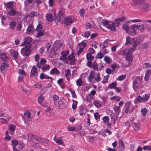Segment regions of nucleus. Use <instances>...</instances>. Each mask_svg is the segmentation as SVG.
<instances>
[{"instance_id":"4c0bfd02","label":"nucleus","mask_w":151,"mask_h":151,"mask_svg":"<svg viewBox=\"0 0 151 151\" xmlns=\"http://www.w3.org/2000/svg\"><path fill=\"white\" fill-rule=\"evenodd\" d=\"M50 68V66L48 65H45L42 66V69L44 71H46L49 70Z\"/></svg>"},{"instance_id":"4468645a","label":"nucleus","mask_w":151,"mask_h":151,"mask_svg":"<svg viewBox=\"0 0 151 151\" xmlns=\"http://www.w3.org/2000/svg\"><path fill=\"white\" fill-rule=\"evenodd\" d=\"M64 14V10L62 9H60L58 12V16L56 17L55 19L58 21L60 20L61 16H63Z\"/></svg>"},{"instance_id":"3c124183","label":"nucleus","mask_w":151,"mask_h":151,"mask_svg":"<svg viewBox=\"0 0 151 151\" xmlns=\"http://www.w3.org/2000/svg\"><path fill=\"white\" fill-rule=\"evenodd\" d=\"M111 68L113 70H114L115 71V69L116 68H119V65L116 63H113L110 65Z\"/></svg>"},{"instance_id":"b1692460","label":"nucleus","mask_w":151,"mask_h":151,"mask_svg":"<svg viewBox=\"0 0 151 151\" xmlns=\"http://www.w3.org/2000/svg\"><path fill=\"white\" fill-rule=\"evenodd\" d=\"M16 127V126L14 125L11 124L10 125L9 127V129L11 131V132L10 133V134H11L13 135L14 134Z\"/></svg>"},{"instance_id":"a211bd4d","label":"nucleus","mask_w":151,"mask_h":151,"mask_svg":"<svg viewBox=\"0 0 151 151\" xmlns=\"http://www.w3.org/2000/svg\"><path fill=\"white\" fill-rule=\"evenodd\" d=\"M46 20L49 22H52L53 20V16L51 14L49 13L45 14Z\"/></svg>"},{"instance_id":"338daca9","label":"nucleus","mask_w":151,"mask_h":151,"mask_svg":"<svg viewBox=\"0 0 151 151\" xmlns=\"http://www.w3.org/2000/svg\"><path fill=\"white\" fill-rule=\"evenodd\" d=\"M123 29L126 31V32L128 33L129 29V27L127 25L124 24L123 25Z\"/></svg>"},{"instance_id":"20e7f679","label":"nucleus","mask_w":151,"mask_h":151,"mask_svg":"<svg viewBox=\"0 0 151 151\" xmlns=\"http://www.w3.org/2000/svg\"><path fill=\"white\" fill-rule=\"evenodd\" d=\"M25 136L27 137H30V140L29 141H38L39 142L46 144H47L48 142V140L39 137L36 135H32L31 134H29V135H26Z\"/></svg>"},{"instance_id":"dca6fc26","label":"nucleus","mask_w":151,"mask_h":151,"mask_svg":"<svg viewBox=\"0 0 151 151\" xmlns=\"http://www.w3.org/2000/svg\"><path fill=\"white\" fill-rule=\"evenodd\" d=\"M34 31L33 25L31 24H29L27 29V33L31 35L33 34Z\"/></svg>"},{"instance_id":"ddd939ff","label":"nucleus","mask_w":151,"mask_h":151,"mask_svg":"<svg viewBox=\"0 0 151 151\" xmlns=\"http://www.w3.org/2000/svg\"><path fill=\"white\" fill-rule=\"evenodd\" d=\"M9 52L11 56L13 57V59L16 60L18 56L17 51L13 50H9Z\"/></svg>"},{"instance_id":"f3484780","label":"nucleus","mask_w":151,"mask_h":151,"mask_svg":"<svg viewBox=\"0 0 151 151\" xmlns=\"http://www.w3.org/2000/svg\"><path fill=\"white\" fill-rule=\"evenodd\" d=\"M50 73L53 75L58 76L60 74V72L59 70L56 68H54L50 70Z\"/></svg>"},{"instance_id":"e2e57ef3","label":"nucleus","mask_w":151,"mask_h":151,"mask_svg":"<svg viewBox=\"0 0 151 151\" xmlns=\"http://www.w3.org/2000/svg\"><path fill=\"white\" fill-rule=\"evenodd\" d=\"M104 55L103 53L99 52L98 53L96 57L97 58L101 59L104 57Z\"/></svg>"},{"instance_id":"cd10ccee","label":"nucleus","mask_w":151,"mask_h":151,"mask_svg":"<svg viewBox=\"0 0 151 151\" xmlns=\"http://www.w3.org/2000/svg\"><path fill=\"white\" fill-rule=\"evenodd\" d=\"M134 103L137 104L140 102H144L142 98L140 96H138L134 101Z\"/></svg>"},{"instance_id":"e433bc0d","label":"nucleus","mask_w":151,"mask_h":151,"mask_svg":"<svg viewBox=\"0 0 151 151\" xmlns=\"http://www.w3.org/2000/svg\"><path fill=\"white\" fill-rule=\"evenodd\" d=\"M17 13V11L14 9H12L8 11V14L10 16H14Z\"/></svg>"},{"instance_id":"f8f14e48","label":"nucleus","mask_w":151,"mask_h":151,"mask_svg":"<svg viewBox=\"0 0 151 151\" xmlns=\"http://www.w3.org/2000/svg\"><path fill=\"white\" fill-rule=\"evenodd\" d=\"M38 75V71L37 68L35 66H33L30 72V76L31 77L34 76H37Z\"/></svg>"},{"instance_id":"c85d7f7f","label":"nucleus","mask_w":151,"mask_h":151,"mask_svg":"<svg viewBox=\"0 0 151 151\" xmlns=\"http://www.w3.org/2000/svg\"><path fill=\"white\" fill-rule=\"evenodd\" d=\"M144 0H133L131 2V4L134 5H137L138 4H142Z\"/></svg>"},{"instance_id":"052dcab7","label":"nucleus","mask_w":151,"mask_h":151,"mask_svg":"<svg viewBox=\"0 0 151 151\" xmlns=\"http://www.w3.org/2000/svg\"><path fill=\"white\" fill-rule=\"evenodd\" d=\"M79 13L81 17H83L84 16L85 10L83 9H82L79 10Z\"/></svg>"},{"instance_id":"7ed1b4c3","label":"nucleus","mask_w":151,"mask_h":151,"mask_svg":"<svg viewBox=\"0 0 151 151\" xmlns=\"http://www.w3.org/2000/svg\"><path fill=\"white\" fill-rule=\"evenodd\" d=\"M142 79L141 77H136L134 78L133 81V88L135 90L143 86L142 83Z\"/></svg>"},{"instance_id":"c756f323","label":"nucleus","mask_w":151,"mask_h":151,"mask_svg":"<svg viewBox=\"0 0 151 151\" xmlns=\"http://www.w3.org/2000/svg\"><path fill=\"white\" fill-rule=\"evenodd\" d=\"M8 68V65L6 63H4L1 64L0 66V70L1 71H3L7 69Z\"/></svg>"},{"instance_id":"5701e85b","label":"nucleus","mask_w":151,"mask_h":151,"mask_svg":"<svg viewBox=\"0 0 151 151\" xmlns=\"http://www.w3.org/2000/svg\"><path fill=\"white\" fill-rule=\"evenodd\" d=\"M76 84L77 86L80 87L83 86V79L80 78L76 81Z\"/></svg>"},{"instance_id":"f257e3e1","label":"nucleus","mask_w":151,"mask_h":151,"mask_svg":"<svg viewBox=\"0 0 151 151\" xmlns=\"http://www.w3.org/2000/svg\"><path fill=\"white\" fill-rule=\"evenodd\" d=\"M137 46V44L134 43L131 49L123 50V53L125 52L126 54V60L124 65L125 67L129 66L132 63V53L135 49Z\"/></svg>"},{"instance_id":"6ab92c4d","label":"nucleus","mask_w":151,"mask_h":151,"mask_svg":"<svg viewBox=\"0 0 151 151\" xmlns=\"http://www.w3.org/2000/svg\"><path fill=\"white\" fill-rule=\"evenodd\" d=\"M40 79L42 80L43 79H50L51 81H52L53 80V79L51 77L45 74H44L43 73H42L40 74Z\"/></svg>"},{"instance_id":"39448f33","label":"nucleus","mask_w":151,"mask_h":151,"mask_svg":"<svg viewBox=\"0 0 151 151\" xmlns=\"http://www.w3.org/2000/svg\"><path fill=\"white\" fill-rule=\"evenodd\" d=\"M122 18L117 19L114 22H112L111 24H109L107 28L113 31H116V27L119 26L120 24V22H122Z\"/></svg>"},{"instance_id":"680f3d73","label":"nucleus","mask_w":151,"mask_h":151,"mask_svg":"<svg viewBox=\"0 0 151 151\" xmlns=\"http://www.w3.org/2000/svg\"><path fill=\"white\" fill-rule=\"evenodd\" d=\"M73 104L72 105V108L73 109H76L78 102L76 101L73 100Z\"/></svg>"},{"instance_id":"f704fd0d","label":"nucleus","mask_w":151,"mask_h":151,"mask_svg":"<svg viewBox=\"0 0 151 151\" xmlns=\"http://www.w3.org/2000/svg\"><path fill=\"white\" fill-rule=\"evenodd\" d=\"M39 13L36 11H33L31 12L29 14L30 17L32 18L35 16H38Z\"/></svg>"},{"instance_id":"69168bd1","label":"nucleus","mask_w":151,"mask_h":151,"mask_svg":"<svg viewBox=\"0 0 151 151\" xmlns=\"http://www.w3.org/2000/svg\"><path fill=\"white\" fill-rule=\"evenodd\" d=\"M131 41V38L130 37L127 36L126 38V42L125 44L127 45L130 44V42Z\"/></svg>"},{"instance_id":"393cba45","label":"nucleus","mask_w":151,"mask_h":151,"mask_svg":"<svg viewBox=\"0 0 151 151\" xmlns=\"http://www.w3.org/2000/svg\"><path fill=\"white\" fill-rule=\"evenodd\" d=\"M1 60L3 61H6L8 60V57L6 53L4 52L2 53L0 55Z\"/></svg>"},{"instance_id":"6e6d98bb","label":"nucleus","mask_w":151,"mask_h":151,"mask_svg":"<svg viewBox=\"0 0 151 151\" xmlns=\"http://www.w3.org/2000/svg\"><path fill=\"white\" fill-rule=\"evenodd\" d=\"M12 145L13 146H16L18 145V142L16 139H14L12 140Z\"/></svg>"},{"instance_id":"a18cd8bd","label":"nucleus","mask_w":151,"mask_h":151,"mask_svg":"<svg viewBox=\"0 0 151 151\" xmlns=\"http://www.w3.org/2000/svg\"><path fill=\"white\" fill-rule=\"evenodd\" d=\"M16 25V23L15 22H12L9 24V27L12 30H14L15 26Z\"/></svg>"},{"instance_id":"4d7b16f0","label":"nucleus","mask_w":151,"mask_h":151,"mask_svg":"<svg viewBox=\"0 0 151 151\" xmlns=\"http://www.w3.org/2000/svg\"><path fill=\"white\" fill-rule=\"evenodd\" d=\"M44 96H43L41 95L38 98V103L40 104L42 103L44 100Z\"/></svg>"},{"instance_id":"37998d69","label":"nucleus","mask_w":151,"mask_h":151,"mask_svg":"<svg viewBox=\"0 0 151 151\" xmlns=\"http://www.w3.org/2000/svg\"><path fill=\"white\" fill-rule=\"evenodd\" d=\"M58 41H56L55 44V46L57 49H59L63 45V44L62 43H58Z\"/></svg>"},{"instance_id":"09e8293b","label":"nucleus","mask_w":151,"mask_h":151,"mask_svg":"<svg viewBox=\"0 0 151 151\" xmlns=\"http://www.w3.org/2000/svg\"><path fill=\"white\" fill-rule=\"evenodd\" d=\"M13 2H8L6 4V7L7 9H11L13 8Z\"/></svg>"},{"instance_id":"4be33fe9","label":"nucleus","mask_w":151,"mask_h":151,"mask_svg":"<svg viewBox=\"0 0 151 151\" xmlns=\"http://www.w3.org/2000/svg\"><path fill=\"white\" fill-rule=\"evenodd\" d=\"M73 19L70 17H68L65 19V23L67 25H70L73 23Z\"/></svg>"},{"instance_id":"9b49d317","label":"nucleus","mask_w":151,"mask_h":151,"mask_svg":"<svg viewBox=\"0 0 151 151\" xmlns=\"http://www.w3.org/2000/svg\"><path fill=\"white\" fill-rule=\"evenodd\" d=\"M18 73L19 74L18 80L19 82H20L22 80L23 77L26 76V73L24 70L22 69H19L18 71Z\"/></svg>"},{"instance_id":"79ce46f5","label":"nucleus","mask_w":151,"mask_h":151,"mask_svg":"<svg viewBox=\"0 0 151 151\" xmlns=\"http://www.w3.org/2000/svg\"><path fill=\"white\" fill-rule=\"evenodd\" d=\"M138 30L141 32H143L145 31L144 26L143 24H141L138 26Z\"/></svg>"},{"instance_id":"9d476101","label":"nucleus","mask_w":151,"mask_h":151,"mask_svg":"<svg viewBox=\"0 0 151 151\" xmlns=\"http://www.w3.org/2000/svg\"><path fill=\"white\" fill-rule=\"evenodd\" d=\"M150 6L146 4H143L139 6V8L142 11L147 12L149 10V8Z\"/></svg>"},{"instance_id":"13d9d810","label":"nucleus","mask_w":151,"mask_h":151,"mask_svg":"<svg viewBox=\"0 0 151 151\" xmlns=\"http://www.w3.org/2000/svg\"><path fill=\"white\" fill-rule=\"evenodd\" d=\"M121 99V98L118 96H115L111 97V100H115L116 101H119Z\"/></svg>"},{"instance_id":"bb28decb","label":"nucleus","mask_w":151,"mask_h":151,"mask_svg":"<svg viewBox=\"0 0 151 151\" xmlns=\"http://www.w3.org/2000/svg\"><path fill=\"white\" fill-rule=\"evenodd\" d=\"M32 41V38L29 37H26L24 40V42L25 45H30L31 46V45L30 43Z\"/></svg>"},{"instance_id":"c9c22d12","label":"nucleus","mask_w":151,"mask_h":151,"mask_svg":"<svg viewBox=\"0 0 151 151\" xmlns=\"http://www.w3.org/2000/svg\"><path fill=\"white\" fill-rule=\"evenodd\" d=\"M117 83L116 82H113L108 86L109 88L114 89L117 86Z\"/></svg>"},{"instance_id":"5fc2aeb1","label":"nucleus","mask_w":151,"mask_h":151,"mask_svg":"<svg viewBox=\"0 0 151 151\" xmlns=\"http://www.w3.org/2000/svg\"><path fill=\"white\" fill-rule=\"evenodd\" d=\"M114 109L116 114H119L120 111V108L117 106H115L114 108Z\"/></svg>"},{"instance_id":"c03bdc74","label":"nucleus","mask_w":151,"mask_h":151,"mask_svg":"<svg viewBox=\"0 0 151 151\" xmlns=\"http://www.w3.org/2000/svg\"><path fill=\"white\" fill-rule=\"evenodd\" d=\"M109 77V76L108 75L106 76H104L103 80L101 82L102 83L104 84L107 83Z\"/></svg>"},{"instance_id":"aec40b11","label":"nucleus","mask_w":151,"mask_h":151,"mask_svg":"<svg viewBox=\"0 0 151 151\" xmlns=\"http://www.w3.org/2000/svg\"><path fill=\"white\" fill-rule=\"evenodd\" d=\"M94 105L97 108H100L102 105V102L99 100H95L93 102Z\"/></svg>"},{"instance_id":"7c9ffc66","label":"nucleus","mask_w":151,"mask_h":151,"mask_svg":"<svg viewBox=\"0 0 151 151\" xmlns=\"http://www.w3.org/2000/svg\"><path fill=\"white\" fill-rule=\"evenodd\" d=\"M104 60L106 63L108 64H110L112 62V59L109 57L108 56H106L104 57Z\"/></svg>"},{"instance_id":"864d4df0","label":"nucleus","mask_w":151,"mask_h":151,"mask_svg":"<svg viewBox=\"0 0 151 151\" xmlns=\"http://www.w3.org/2000/svg\"><path fill=\"white\" fill-rule=\"evenodd\" d=\"M151 66V65L149 63H146L143 64V69H146L150 68Z\"/></svg>"},{"instance_id":"423d86ee","label":"nucleus","mask_w":151,"mask_h":151,"mask_svg":"<svg viewBox=\"0 0 151 151\" xmlns=\"http://www.w3.org/2000/svg\"><path fill=\"white\" fill-rule=\"evenodd\" d=\"M125 112L126 113L130 114L134 110L135 107L129 102H127L124 105Z\"/></svg>"},{"instance_id":"49530a36","label":"nucleus","mask_w":151,"mask_h":151,"mask_svg":"<svg viewBox=\"0 0 151 151\" xmlns=\"http://www.w3.org/2000/svg\"><path fill=\"white\" fill-rule=\"evenodd\" d=\"M63 104V102L60 100H59L58 101L55 102L54 104L55 106L58 108H59L60 107V105L61 104Z\"/></svg>"},{"instance_id":"0eeeda50","label":"nucleus","mask_w":151,"mask_h":151,"mask_svg":"<svg viewBox=\"0 0 151 151\" xmlns=\"http://www.w3.org/2000/svg\"><path fill=\"white\" fill-rule=\"evenodd\" d=\"M63 61L68 64L73 65L75 63V59L73 54L72 53L66 58H63Z\"/></svg>"},{"instance_id":"412c9836","label":"nucleus","mask_w":151,"mask_h":151,"mask_svg":"<svg viewBox=\"0 0 151 151\" xmlns=\"http://www.w3.org/2000/svg\"><path fill=\"white\" fill-rule=\"evenodd\" d=\"M65 76L66 78V79L69 81L70 77V70L69 69H66L65 71Z\"/></svg>"},{"instance_id":"0e129e2a","label":"nucleus","mask_w":151,"mask_h":151,"mask_svg":"<svg viewBox=\"0 0 151 151\" xmlns=\"http://www.w3.org/2000/svg\"><path fill=\"white\" fill-rule=\"evenodd\" d=\"M92 66L93 69L97 71L98 65L96 62L94 61L93 62Z\"/></svg>"},{"instance_id":"72a5a7b5","label":"nucleus","mask_w":151,"mask_h":151,"mask_svg":"<svg viewBox=\"0 0 151 151\" xmlns=\"http://www.w3.org/2000/svg\"><path fill=\"white\" fill-rule=\"evenodd\" d=\"M24 115L26 117H27V119L29 120H31L32 119V117L30 115V113L29 111H27L25 112L24 113Z\"/></svg>"},{"instance_id":"de8ad7c7","label":"nucleus","mask_w":151,"mask_h":151,"mask_svg":"<svg viewBox=\"0 0 151 151\" xmlns=\"http://www.w3.org/2000/svg\"><path fill=\"white\" fill-rule=\"evenodd\" d=\"M109 21L103 19L102 21L103 25L104 26L107 28L108 26V25H109Z\"/></svg>"},{"instance_id":"473e14b6","label":"nucleus","mask_w":151,"mask_h":151,"mask_svg":"<svg viewBox=\"0 0 151 151\" xmlns=\"http://www.w3.org/2000/svg\"><path fill=\"white\" fill-rule=\"evenodd\" d=\"M147 110L146 108H143L141 109L140 112L141 114L143 116H146L147 112Z\"/></svg>"},{"instance_id":"58836bf2","label":"nucleus","mask_w":151,"mask_h":151,"mask_svg":"<svg viewBox=\"0 0 151 151\" xmlns=\"http://www.w3.org/2000/svg\"><path fill=\"white\" fill-rule=\"evenodd\" d=\"M86 58L88 60H93L94 59V56L92 55L90 53H87L86 54Z\"/></svg>"},{"instance_id":"2f4dec72","label":"nucleus","mask_w":151,"mask_h":151,"mask_svg":"<svg viewBox=\"0 0 151 151\" xmlns=\"http://www.w3.org/2000/svg\"><path fill=\"white\" fill-rule=\"evenodd\" d=\"M93 99V97L89 94L86 95L85 98V100L87 101H90L92 100Z\"/></svg>"},{"instance_id":"2eb2a0df","label":"nucleus","mask_w":151,"mask_h":151,"mask_svg":"<svg viewBox=\"0 0 151 151\" xmlns=\"http://www.w3.org/2000/svg\"><path fill=\"white\" fill-rule=\"evenodd\" d=\"M69 51L68 50L63 51L61 52L62 57L60 58V59L63 60V58L65 59L67 57L66 56L69 54Z\"/></svg>"},{"instance_id":"a19ab883","label":"nucleus","mask_w":151,"mask_h":151,"mask_svg":"<svg viewBox=\"0 0 151 151\" xmlns=\"http://www.w3.org/2000/svg\"><path fill=\"white\" fill-rule=\"evenodd\" d=\"M78 45L79 47V49H81L83 50V49L86 46V45L85 43L83 42H82L80 43H79Z\"/></svg>"},{"instance_id":"bf43d9fd","label":"nucleus","mask_w":151,"mask_h":151,"mask_svg":"<svg viewBox=\"0 0 151 151\" xmlns=\"http://www.w3.org/2000/svg\"><path fill=\"white\" fill-rule=\"evenodd\" d=\"M6 136L5 137V139L6 141H9L11 139V137L8 135V131H7L5 133Z\"/></svg>"},{"instance_id":"a878e982","label":"nucleus","mask_w":151,"mask_h":151,"mask_svg":"<svg viewBox=\"0 0 151 151\" xmlns=\"http://www.w3.org/2000/svg\"><path fill=\"white\" fill-rule=\"evenodd\" d=\"M53 139L58 145H62L63 143L61 138L60 137L57 138L55 136L53 138Z\"/></svg>"},{"instance_id":"774afa93","label":"nucleus","mask_w":151,"mask_h":151,"mask_svg":"<svg viewBox=\"0 0 151 151\" xmlns=\"http://www.w3.org/2000/svg\"><path fill=\"white\" fill-rule=\"evenodd\" d=\"M42 86V84L38 83H36L35 85H34V87L38 89L40 88Z\"/></svg>"},{"instance_id":"f03ea898","label":"nucleus","mask_w":151,"mask_h":151,"mask_svg":"<svg viewBox=\"0 0 151 151\" xmlns=\"http://www.w3.org/2000/svg\"><path fill=\"white\" fill-rule=\"evenodd\" d=\"M101 80L100 74L98 73L96 74L93 70H91L89 74L88 78V81L92 83H95L96 82H99Z\"/></svg>"},{"instance_id":"603ef678","label":"nucleus","mask_w":151,"mask_h":151,"mask_svg":"<svg viewBox=\"0 0 151 151\" xmlns=\"http://www.w3.org/2000/svg\"><path fill=\"white\" fill-rule=\"evenodd\" d=\"M132 125L134 129L135 130H138L139 129V125L135 123H133Z\"/></svg>"},{"instance_id":"1a4fd4ad","label":"nucleus","mask_w":151,"mask_h":151,"mask_svg":"<svg viewBox=\"0 0 151 151\" xmlns=\"http://www.w3.org/2000/svg\"><path fill=\"white\" fill-rule=\"evenodd\" d=\"M138 28V25H132L130 29L129 28L128 34L132 35H135L137 34V30Z\"/></svg>"},{"instance_id":"ea45409f","label":"nucleus","mask_w":151,"mask_h":151,"mask_svg":"<svg viewBox=\"0 0 151 151\" xmlns=\"http://www.w3.org/2000/svg\"><path fill=\"white\" fill-rule=\"evenodd\" d=\"M111 122L113 124H114L116 120L117 119V116L115 115L114 114H112L111 115Z\"/></svg>"},{"instance_id":"6e6552de","label":"nucleus","mask_w":151,"mask_h":151,"mask_svg":"<svg viewBox=\"0 0 151 151\" xmlns=\"http://www.w3.org/2000/svg\"><path fill=\"white\" fill-rule=\"evenodd\" d=\"M31 46L30 45H25L24 47L21 49V53L22 55L24 56H27L30 54Z\"/></svg>"},{"instance_id":"8fccbe9b","label":"nucleus","mask_w":151,"mask_h":151,"mask_svg":"<svg viewBox=\"0 0 151 151\" xmlns=\"http://www.w3.org/2000/svg\"><path fill=\"white\" fill-rule=\"evenodd\" d=\"M143 99L144 102L146 101L150 97V95L149 94H145L143 96Z\"/></svg>"}]
</instances>
